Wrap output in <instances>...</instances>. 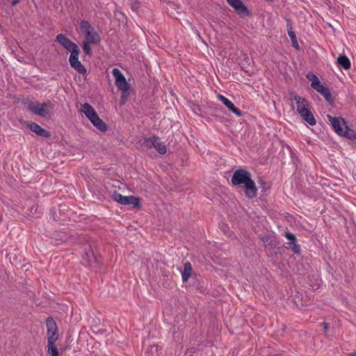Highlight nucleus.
<instances>
[{
	"label": "nucleus",
	"mask_w": 356,
	"mask_h": 356,
	"mask_svg": "<svg viewBox=\"0 0 356 356\" xmlns=\"http://www.w3.org/2000/svg\"><path fill=\"white\" fill-rule=\"evenodd\" d=\"M307 77L312 81H320L318 80V78L314 74L312 73H309L307 75Z\"/></svg>",
	"instance_id": "obj_27"
},
{
	"label": "nucleus",
	"mask_w": 356,
	"mask_h": 356,
	"mask_svg": "<svg viewBox=\"0 0 356 356\" xmlns=\"http://www.w3.org/2000/svg\"><path fill=\"white\" fill-rule=\"evenodd\" d=\"M311 86L322 95L327 102H332L333 101L332 96L329 88L321 84L320 81L312 82Z\"/></svg>",
	"instance_id": "obj_13"
},
{
	"label": "nucleus",
	"mask_w": 356,
	"mask_h": 356,
	"mask_svg": "<svg viewBox=\"0 0 356 356\" xmlns=\"http://www.w3.org/2000/svg\"><path fill=\"white\" fill-rule=\"evenodd\" d=\"M47 342V353L51 356H58L59 353L57 348L54 346L55 343H51V341Z\"/></svg>",
	"instance_id": "obj_21"
},
{
	"label": "nucleus",
	"mask_w": 356,
	"mask_h": 356,
	"mask_svg": "<svg viewBox=\"0 0 356 356\" xmlns=\"http://www.w3.org/2000/svg\"><path fill=\"white\" fill-rule=\"evenodd\" d=\"M300 116L302 118V119L307 122L309 125L314 126L316 124V120L314 118V114L311 111L310 107L305 110V111L301 112L299 113Z\"/></svg>",
	"instance_id": "obj_17"
},
{
	"label": "nucleus",
	"mask_w": 356,
	"mask_h": 356,
	"mask_svg": "<svg viewBox=\"0 0 356 356\" xmlns=\"http://www.w3.org/2000/svg\"><path fill=\"white\" fill-rule=\"evenodd\" d=\"M46 326L47 328V341L56 343L58 338V332L55 321L52 318H48L46 321Z\"/></svg>",
	"instance_id": "obj_7"
},
{
	"label": "nucleus",
	"mask_w": 356,
	"mask_h": 356,
	"mask_svg": "<svg viewBox=\"0 0 356 356\" xmlns=\"http://www.w3.org/2000/svg\"><path fill=\"white\" fill-rule=\"evenodd\" d=\"M323 326L324 332H325V334H327V330L329 327L328 324L327 323H323Z\"/></svg>",
	"instance_id": "obj_29"
},
{
	"label": "nucleus",
	"mask_w": 356,
	"mask_h": 356,
	"mask_svg": "<svg viewBox=\"0 0 356 356\" xmlns=\"http://www.w3.org/2000/svg\"><path fill=\"white\" fill-rule=\"evenodd\" d=\"M231 182L234 186H242L247 197L253 198L257 196V188L249 172L243 169L236 170L233 174Z\"/></svg>",
	"instance_id": "obj_1"
},
{
	"label": "nucleus",
	"mask_w": 356,
	"mask_h": 356,
	"mask_svg": "<svg viewBox=\"0 0 356 356\" xmlns=\"http://www.w3.org/2000/svg\"><path fill=\"white\" fill-rule=\"evenodd\" d=\"M28 109L34 115L44 118H49L54 110V105L51 102H47L43 104L29 102L28 103Z\"/></svg>",
	"instance_id": "obj_4"
},
{
	"label": "nucleus",
	"mask_w": 356,
	"mask_h": 356,
	"mask_svg": "<svg viewBox=\"0 0 356 356\" xmlns=\"http://www.w3.org/2000/svg\"><path fill=\"white\" fill-rule=\"evenodd\" d=\"M113 199L123 205H133L134 207L140 206V200L135 196H124L119 193L115 192L113 194Z\"/></svg>",
	"instance_id": "obj_6"
},
{
	"label": "nucleus",
	"mask_w": 356,
	"mask_h": 356,
	"mask_svg": "<svg viewBox=\"0 0 356 356\" xmlns=\"http://www.w3.org/2000/svg\"><path fill=\"white\" fill-rule=\"evenodd\" d=\"M183 282H188L191 276L192 266L190 262H186L184 265L183 270H181Z\"/></svg>",
	"instance_id": "obj_18"
},
{
	"label": "nucleus",
	"mask_w": 356,
	"mask_h": 356,
	"mask_svg": "<svg viewBox=\"0 0 356 356\" xmlns=\"http://www.w3.org/2000/svg\"><path fill=\"white\" fill-rule=\"evenodd\" d=\"M56 41L58 42L63 48L71 53L74 50H80L79 47L72 42L67 37L63 34H58L56 36Z\"/></svg>",
	"instance_id": "obj_12"
},
{
	"label": "nucleus",
	"mask_w": 356,
	"mask_h": 356,
	"mask_svg": "<svg viewBox=\"0 0 356 356\" xmlns=\"http://www.w3.org/2000/svg\"><path fill=\"white\" fill-rule=\"evenodd\" d=\"M261 240L266 248L268 246H270V248H272L273 246V241L268 236H263Z\"/></svg>",
	"instance_id": "obj_24"
},
{
	"label": "nucleus",
	"mask_w": 356,
	"mask_h": 356,
	"mask_svg": "<svg viewBox=\"0 0 356 356\" xmlns=\"http://www.w3.org/2000/svg\"><path fill=\"white\" fill-rule=\"evenodd\" d=\"M290 246L295 253L300 252V246L296 242L290 243Z\"/></svg>",
	"instance_id": "obj_26"
},
{
	"label": "nucleus",
	"mask_w": 356,
	"mask_h": 356,
	"mask_svg": "<svg viewBox=\"0 0 356 356\" xmlns=\"http://www.w3.org/2000/svg\"><path fill=\"white\" fill-rule=\"evenodd\" d=\"M79 53L80 50L73 51L70 56L69 62L71 67H73L76 71L80 74H84L86 72V69L79 60Z\"/></svg>",
	"instance_id": "obj_11"
},
{
	"label": "nucleus",
	"mask_w": 356,
	"mask_h": 356,
	"mask_svg": "<svg viewBox=\"0 0 356 356\" xmlns=\"http://www.w3.org/2000/svg\"><path fill=\"white\" fill-rule=\"evenodd\" d=\"M286 29H287V32L288 33H290V31H293V28H292V24L291 23V21L289 19H286Z\"/></svg>",
	"instance_id": "obj_28"
},
{
	"label": "nucleus",
	"mask_w": 356,
	"mask_h": 356,
	"mask_svg": "<svg viewBox=\"0 0 356 356\" xmlns=\"http://www.w3.org/2000/svg\"><path fill=\"white\" fill-rule=\"evenodd\" d=\"M29 127L31 131L34 132L39 136H42L44 138H49L51 136V134L49 131L42 128L39 124H38L35 122H31Z\"/></svg>",
	"instance_id": "obj_16"
},
{
	"label": "nucleus",
	"mask_w": 356,
	"mask_h": 356,
	"mask_svg": "<svg viewBox=\"0 0 356 356\" xmlns=\"http://www.w3.org/2000/svg\"><path fill=\"white\" fill-rule=\"evenodd\" d=\"M285 236H286V238L288 240H289L291 241L290 243H293V242H296V237L292 233L286 232V234H285Z\"/></svg>",
	"instance_id": "obj_25"
},
{
	"label": "nucleus",
	"mask_w": 356,
	"mask_h": 356,
	"mask_svg": "<svg viewBox=\"0 0 356 356\" xmlns=\"http://www.w3.org/2000/svg\"><path fill=\"white\" fill-rule=\"evenodd\" d=\"M145 145L149 149L154 147L161 154H165L167 151L164 143L161 142L159 138L155 136L146 139L145 141Z\"/></svg>",
	"instance_id": "obj_8"
},
{
	"label": "nucleus",
	"mask_w": 356,
	"mask_h": 356,
	"mask_svg": "<svg viewBox=\"0 0 356 356\" xmlns=\"http://www.w3.org/2000/svg\"><path fill=\"white\" fill-rule=\"evenodd\" d=\"M90 42H83L82 49L85 54L90 56L92 54V48Z\"/></svg>",
	"instance_id": "obj_23"
},
{
	"label": "nucleus",
	"mask_w": 356,
	"mask_h": 356,
	"mask_svg": "<svg viewBox=\"0 0 356 356\" xmlns=\"http://www.w3.org/2000/svg\"><path fill=\"white\" fill-rule=\"evenodd\" d=\"M30 212H31V213H33V212H34L33 208H31V209Z\"/></svg>",
	"instance_id": "obj_32"
},
{
	"label": "nucleus",
	"mask_w": 356,
	"mask_h": 356,
	"mask_svg": "<svg viewBox=\"0 0 356 356\" xmlns=\"http://www.w3.org/2000/svg\"><path fill=\"white\" fill-rule=\"evenodd\" d=\"M327 118L334 131L340 136L346 126L345 120L341 118L332 117L327 115Z\"/></svg>",
	"instance_id": "obj_14"
},
{
	"label": "nucleus",
	"mask_w": 356,
	"mask_h": 356,
	"mask_svg": "<svg viewBox=\"0 0 356 356\" xmlns=\"http://www.w3.org/2000/svg\"><path fill=\"white\" fill-rule=\"evenodd\" d=\"M289 36L292 42V46L297 50H299L300 49V46L298 44V40H297V38H296V33L294 31H290V33H289Z\"/></svg>",
	"instance_id": "obj_22"
},
{
	"label": "nucleus",
	"mask_w": 356,
	"mask_h": 356,
	"mask_svg": "<svg viewBox=\"0 0 356 356\" xmlns=\"http://www.w3.org/2000/svg\"><path fill=\"white\" fill-rule=\"evenodd\" d=\"M21 0H13L12 1V6H16L17 3H19L20 2Z\"/></svg>",
	"instance_id": "obj_30"
},
{
	"label": "nucleus",
	"mask_w": 356,
	"mask_h": 356,
	"mask_svg": "<svg viewBox=\"0 0 356 356\" xmlns=\"http://www.w3.org/2000/svg\"><path fill=\"white\" fill-rule=\"evenodd\" d=\"M228 4L232 6L236 13L241 17L250 15V12L242 2L241 0H226Z\"/></svg>",
	"instance_id": "obj_9"
},
{
	"label": "nucleus",
	"mask_w": 356,
	"mask_h": 356,
	"mask_svg": "<svg viewBox=\"0 0 356 356\" xmlns=\"http://www.w3.org/2000/svg\"><path fill=\"white\" fill-rule=\"evenodd\" d=\"M112 74L115 77V84L119 90L122 91V98L127 99L129 95V84L127 83L124 76L118 68H113Z\"/></svg>",
	"instance_id": "obj_5"
},
{
	"label": "nucleus",
	"mask_w": 356,
	"mask_h": 356,
	"mask_svg": "<svg viewBox=\"0 0 356 356\" xmlns=\"http://www.w3.org/2000/svg\"><path fill=\"white\" fill-rule=\"evenodd\" d=\"M348 356H356V351L348 353Z\"/></svg>",
	"instance_id": "obj_31"
},
{
	"label": "nucleus",
	"mask_w": 356,
	"mask_h": 356,
	"mask_svg": "<svg viewBox=\"0 0 356 356\" xmlns=\"http://www.w3.org/2000/svg\"><path fill=\"white\" fill-rule=\"evenodd\" d=\"M80 31L84 35L83 42H90L92 44H98L101 41L99 34L95 30V28L88 21L81 20L80 22Z\"/></svg>",
	"instance_id": "obj_3"
},
{
	"label": "nucleus",
	"mask_w": 356,
	"mask_h": 356,
	"mask_svg": "<svg viewBox=\"0 0 356 356\" xmlns=\"http://www.w3.org/2000/svg\"><path fill=\"white\" fill-rule=\"evenodd\" d=\"M30 212H31V213H33V212H34L33 208H31V209Z\"/></svg>",
	"instance_id": "obj_33"
},
{
	"label": "nucleus",
	"mask_w": 356,
	"mask_h": 356,
	"mask_svg": "<svg viewBox=\"0 0 356 356\" xmlns=\"http://www.w3.org/2000/svg\"><path fill=\"white\" fill-rule=\"evenodd\" d=\"M337 64L339 67L346 70L350 68V61L349 58L345 55H340L337 58Z\"/></svg>",
	"instance_id": "obj_19"
},
{
	"label": "nucleus",
	"mask_w": 356,
	"mask_h": 356,
	"mask_svg": "<svg viewBox=\"0 0 356 356\" xmlns=\"http://www.w3.org/2000/svg\"><path fill=\"white\" fill-rule=\"evenodd\" d=\"M340 136H344L351 140L356 139V133L354 130L350 129L348 126H345L343 133Z\"/></svg>",
	"instance_id": "obj_20"
},
{
	"label": "nucleus",
	"mask_w": 356,
	"mask_h": 356,
	"mask_svg": "<svg viewBox=\"0 0 356 356\" xmlns=\"http://www.w3.org/2000/svg\"><path fill=\"white\" fill-rule=\"evenodd\" d=\"M290 96V100L295 101L296 104V111L297 113L299 114L302 111H305L307 108L310 107V105L308 102V101L303 97H301L299 96L297 93L295 92H291L289 93Z\"/></svg>",
	"instance_id": "obj_10"
},
{
	"label": "nucleus",
	"mask_w": 356,
	"mask_h": 356,
	"mask_svg": "<svg viewBox=\"0 0 356 356\" xmlns=\"http://www.w3.org/2000/svg\"><path fill=\"white\" fill-rule=\"evenodd\" d=\"M217 97L219 101H220L225 106H226L228 108V109L232 113H234L236 116L241 117L242 115L241 111L239 108H236L234 105V104L231 101H229L227 97L222 95H218Z\"/></svg>",
	"instance_id": "obj_15"
},
{
	"label": "nucleus",
	"mask_w": 356,
	"mask_h": 356,
	"mask_svg": "<svg viewBox=\"0 0 356 356\" xmlns=\"http://www.w3.org/2000/svg\"><path fill=\"white\" fill-rule=\"evenodd\" d=\"M81 112L83 113L91 123L101 131H106L107 126L106 123L100 119L94 108L88 103H85L81 106Z\"/></svg>",
	"instance_id": "obj_2"
}]
</instances>
